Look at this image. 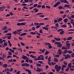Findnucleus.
<instances>
[{
	"instance_id": "31",
	"label": "nucleus",
	"mask_w": 74,
	"mask_h": 74,
	"mask_svg": "<svg viewBox=\"0 0 74 74\" xmlns=\"http://www.w3.org/2000/svg\"><path fill=\"white\" fill-rule=\"evenodd\" d=\"M16 33L17 32L16 31H15L14 32H12L13 34H14L15 35H16Z\"/></svg>"
},
{
	"instance_id": "37",
	"label": "nucleus",
	"mask_w": 74,
	"mask_h": 74,
	"mask_svg": "<svg viewBox=\"0 0 74 74\" xmlns=\"http://www.w3.org/2000/svg\"><path fill=\"white\" fill-rule=\"evenodd\" d=\"M48 47L49 49H51L52 48V46L51 45V44H50V45H49Z\"/></svg>"
},
{
	"instance_id": "9",
	"label": "nucleus",
	"mask_w": 74,
	"mask_h": 74,
	"mask_svg": "<svg viewBox=\"0 0 74 74\" xmlns=\"http://www.w3.org/2000/svg\"><path fill=\"white\" fill-rule=\"evenodd\" d=\"M25 71H27L29 74H32V72L31 71L29 70L26 69L25 70Z\"/></svg>"
},
{
	"instance_id": "18",
	"label": "nucleus",
	"mask_w": 74,
	"mask_h": 74,
	"mask_svg": "<svg viewBox=\"0 0 74 74\" xmlns=\"http://www.w3.org/2000/svg\"><path fill=\"white\" fill-rule=\"evenodd\" d=\"M7 26H5L4 27H2V30H6V29H7Z\"/></svg>"
},
{
	"instance_id": "62",
	"label": "nucleus",
	"mask_w": 74,
	"mask_h": 74,
	"mask_svg": "<svg viewBox=\"0 0 74 74\" xmlns=\"http://www.w3.org/2000/svg\"><path fill=\"white\" fill-rule=\"evenodd\" d=\"M58 65H56L55 66V69H56L58 68Z\"/></svg>"
},
{
	"instance_id": "54",
	"label": "nucleus",
	"mask_w": 74,
	"mask_h": 74,
	"mask_svg": "<svg viewBox=\"0 0 74 74\" xmlns=\"http://www.w3.org/2000/svg\"><path fill=\"white\" fill-rule=\"evenodd\" d=\"M3 39H0V43H3V41L2 40Z\"/></svg>"
},
{
	"instance_id": "42",
	"label": "nucleus",
	"mask_w": 74,
	"mask_h": 74,
	"mask_svg": "<svg viewBox=\"0 0 74 74\" xmlns=\"http://www.w3.org/2000/svg\"><path fill=\"white\" fill-rule=\"evenodd\" d=\"M67 31H72V32H74V29H68L67 30Z\"/></svg>"
},
{
	"instance_id": "58",
	"label": "nucleus",
	"mask_w": 74,
	"mask_h": 74,
	"mask_svg": "<svg viewBox=\"0 0 74 74\" xmlns=\"http://www.w3.org/2000/svg\"><path fill=\"white\" fill-rule=\"evenodd\" d=\"M38 11V9H37L36 8V10L35 11V13H36V12H37Z\"/></svg>"
},
{
	"instance_id": "34",
	"label": "nucleus",
	"mask_w": 74,
	"mask_h": 74,
	"mask_svg": "<svg viewBox=\"0 0 74 74\" xmlns=\"http://www.w3.org/2000/svg\"><path fill=\"white\" fill-rule=\"evenodd\" d=\"M8 55H10V56L11 55H12V53L11 52V51H9L8 52Z\"/></svg>"
},
{
	"instance_id": "19",
	"label": "nucleus",
	"mask_w": 74,
	"mask_h": 74,
	"mask_svg": "<svg viewBox=\"0 0 74 74\" xmlns=\"http://www.w3.org/2000/svg\"><path fill=\"white\" fill-rule=\"evenodd\" d=\"M58 53L59 55H62V50H61L59 49L58 50Z\"/></svg>"
},
{
	"instance_id": "57",
	"label": "nucleus",
	"mask_w": 74,
	"mask_h": 74,
	"mask_svg": "<svg viewBox=\"0 0 74 74\" xmlns=\"http://www.w3.org/2000/svg\"><path fill=\"white\" fill-rule=\"evenodd\" d=\"M26 66V64L23 63L21 64V66H22V67H25Z\"/></svg>"
},
{
	"instance_id": "38",
	"label": "nucleus",
	"mask_w": 74,
	"mask_h": 74,
	"mask_svg": "<svg viewBox=\"0 0 74 74\" xmlns=\"http://www.w3.org/2000/svg\"><path fill=\"white\" fill-rule=\"evenodd\" d=\"M56 71H57V72H58V73H59V71H60V69H59L58 68H57L56 69Z\"/></svg>"
},
{
	"instance_id": "49",
	"label": "nucleus",
	"mask_w": 74,
	"mask_h": 74,
	"mask_svg": "<svg viewBox=\"0 0 74 74\" xmlns=\"http://www.w3.org/2000/svg\"><path fill=\"white\" fill-rule=\"evenodd\" d=\"M35 29H36V28L34 27H33L32 28V30L34 31L35 30Z\"/></svg>"
},
{
	"instance_id": "22",
	"label": "nucleus",
	"mask_w": 74,
	"mask_h": 74,
	"mask_svg": "<svg viewBox=\"0 0 74 74\" xmlns=\"http://www.w3.org/2000/svg\"><path fill=\"white\" fill-rule=\"evenodd\" d=\"M72 37H69L68 38H66V40H71L72 39Z\"/></svg>"
},
{
	"instance_id": "51",
	"label": "nucleus",
	"mask_w": 74,
	"mask_h": 74,
	"mask_svg": "<svg viewBox=\"0 0 74 74\" xmlns=\"http://www.w3.org/2000/svg\"><path fill=\"white\" fill-rule=\"evenodd\" d=\"M11 38V36H9L8 37V40H10Z\"/></svg>"
},
{
	"instance_id": "30",
	"label": "nucleus",
	"mask_w": 74,
	"mask_h": 74,
	"mask_svg": "<svg viewBox=\"0 0 74 74\" xmlns=\"http://www.w3.org/2000/svg\"><path fill=\"white\" fill-rule=\"evenodd\" d=\"M9 50L10 51H11V52H12V53H14V50H13L11 49H9Z\"/></svg>"
},
{
	"instance_id": "45",
	"label": "nucleus",
	"mask_w": 74,
	"mask_h": 74,
	"mask_svg": "<svg viewBox=\"0 0 74 74\" xmlns=\"http://www.w3.org/2000/svg\"><path fill=\"white\" fill-rule=\"evenodd\" d=\"M22 30V29H18L17 30H16L17 32H21Z\"/></svg>"
},
{
	"instance_id": "32",
	"label": "nucleus",
	"mask_w": 74,
	"mask_h": 74,
	"mask_svg": "<svg viewBox=\"0 0 74 74\" xmlns=\"http://www.w3.org/2000/svg\"><path fill=\"white\" fill-rule=\"evenodd\" d=\"M36 66L38 67H40V66H41V64L37 63Z\"/></svg>"
},
{
	"instance_id": "7",
	"label": "nucleus",
	"mask_w": 74,
	"mask_h": 74,
	"mask_svg": "<svg viewBox=\"0 0 74 74\" xmlns=\"http://www.w3.org/2000/svg\"><path fill=\"white\" fill-rule=\"evenodd\" d=\"M56 19H57L58 21V22L59 23V22L60 21H62V20H63V18H59V19L58 18H57Z\"/></svg>"
},
{
	"instance_id": "17",
	"label": "nucleus",
	"mask_w": 74,
	"mask_h": 74,
	"mask_svg": "<svg viewBox=\"0 0 74 74\" xmlns=\"http://www.w3.org/2000/svg\"><path fill=\"white\" fill-rule=\"evenodd\" d=\"M45 45H49L51 44L49 43L48 42H45Z\"/></svg>"
},
{
	"instance_id": "35",
	"label": "nucleus",
	"mask_w": 74,
	"mask_h": 74,
	"mask_svg": "<svg viewBox=\"0 0 74 74\" xmlns=\"http://www.w3.org/2000/svg\"><path fill=\"white\" fill-rule=\"evenodd\" d=\"M62 49H64V50H65V49H67V48L66 47H62Z\"/></svg>"
},
{
	"instance_id": "21",
	"label": "nucleus",
	"mask_w": 74,
	"mask_h": 74,
	"mask_svg": "<svg viewBox=\"0 0 74 74\" xmlns=\"http://www.w3.org/2000/svg\"><path fill=\"white\" fill-rule=\"evenodd\" d=\"M37 70H38V71L39 72H40L42 71V69H39V68H37Z\"/></svg>"
},
{
	"instance_id": "8",
	"label": "nucleus",
	"mask_w": 74,
	"mask_h": 74,
	"mask_svg": "<svg viewBox=\"0 0 74 74\" xmlns=\"http://www.w3.org/2000/svg\"><path fill=\"white\" fill-rule=\"evenodd\" d=\"M64 7L66 8V7H67L69 8H71V7H70V6L69 5L65 4L64 6Z\"/></svg>"
},
{
	"instance_id": "6",
	"label": "nucleus",
	"mask_w": 74,
	"mask_h": 74,
	"mask_svg": "<svg viewBox=\"0 0 74 74\" xmlns=\"http://www.w3.org/2000/svg\"><path fill=\"white\" fill-rule=\"evenodd\" d=\"M5 8V6H1L0 7V11H3L4 10V8Z\"/></svg>"
},
{
	"instance_id": "43",
	"label": "nucleus",
	"mask_w": 74,
	"mask_h": 74,
	"mask_svg": "<svg viewBox=\"0 0 74 74\" xmlns=\"http://www.w3.org/2000/svg\"><path fill=\"white\" fill-rule=\"evenodd\" d=\"M21 5L22 6H26V5H27V4H25V3H23V4H22Z\"/></svg>"
},
{
	"instance_id": "55",
	"label": "nucleus",
	"mask_w": 74,
	"mask_h": 74,
	"mask_svg": "<svg viewBox=\"0 0 74 74\" xmlns=\"http://www.w3.org/2000/svg\"><path fill=\"white\" fill-rule=\"evenodd\" d=\"M3 58H5L6 57V55L4 54H3Z\"/></svg>"
},
{
	"instance_id": "24",
	"label": "nucleus",
	"mask_w": 74,
	"mask_h": 74,
	"mask_svg": "<svg viewBox=\"0 0 74 74\" xmlns=\"http://www.w3.org/2000/svg\"><path fill=\"white\" fill-rule=\"evenodd\" d=\"M63 21L65 23H67V21H68V19L65 18L63 20Z\"/></svg>"
},
{
	"instance_id": "10",
	"label": "nucleus",
	"mask_w": 74,
	"mask_h": 74,
	"mask_svg": "<svg viewBox=\"0 0 74 74\" xmlns=\"http://www.w3.org/2000/svg\"><path fill=\"white\" fill-rule=\"evenodd\" d=\"M27 34V33H23L20 35V36H26V34Z\"/></svg>"
},
{
	"instance_id": "46",
	"label": "nucleus",
	"mask_w": 74,
	"mask_h": 74,
	"mask_svg": "<svg viewBox=\"0 0 74 74\" xmlns=\"http://www.w3.org/2000/svg\"><path fill=\"white\" fill-rule=\"evenodd\" d=\"M34 25H36V26H37V25H40V24L38 23H35Z\"/></svg>"
},
{
	"instance_id": "2",
	"label": "nucleus",
	"mask_w": 74,
	"mask_h": 74,
	"mask_svg": "<svg viewBox=\"0 0 74 74\" xmlns=\"http://www.w3.org/2000/svg\"><path fill=\"white\" fill-rule=\"evenodd\" d=\"M63 56H65V59H68L69 58H71L70 56V55L69 54H64Z\"/></svg>"
},
{
	"instance_id": "26",
	"label": "nucleus",
	"mask_w": 74,
	"mask_h": 74,
	"mask_svg": "<svg viewBox=\"0 0 74 74\" xmlns=\"http://www.w3.org/2000/svg\"><path fill=\"white\" fill-rule=\"evenodd\" d=\"M8 43H9V45H10V47H11L12 46V44L11 43V42L10 41L8 40Z\"/></svg>"
},
{
	"instance_id": "25",
	"label": "nucleus",
	"mask_w": 74,
	"mask_h": 74,
	"mask_svg": "<svg viewBox=\"0 0 74 74\" xmlns=\"http://www.w3.org/2000/svg\"><path fill=\"white\" fill-rule=\"evenodd\" d=\"M61 27H67V25H62L61 26Z\"/></svg>"
},
{
	"instance_id": "5",
	"label": "nucleus",
	"mask_w": 74,
	"mask_h": 74,
	"mask_svg": "<svg viewBox=\"0 0 74 74\" xmlns=\"http://www.w3.org/2000/svg\"><path fill=\"white\" fill-rule=\"evenodd\" d=\"M17 26H21H21H25V24L23 22L17 23Z\"/></svg>"
},
{
	"instance_id": "3",
	"label": "nucleus",
	"mask_w": 74,
	"mask_h": 74,
	"mask_svg": "<svg viewBox=\"0 0 74 74\" xmlns=\"http://www.w3.org/2000/svg\"><path fill=\"white\" fill-rule=\"evenodd\" d=\"M49 26V25H47L46 26L44 27H42V28L43 29L48 31V28L47 27H48V26Z\"/></svg>"
},
{
	"instance_id": "41",
	"label": "nucleus",
	"mask_w": 74,
	"mask_h": 74,
	"mask_svg": "<svg viewBox=\"0 0 74 74\" xmlns=\"http://www.w3.org/2000/svg\"><path fill=\"white\" fill-rule=\"evenodd\" d=\"M62 30H63V29H60L57 30L58 32H60V31H62Z\"/></svg>"
},
{
	"instance_id": "40",
	"label": "nucleus",
	"mask_w": 74,
	"mask_h": 74,
	"mask_svg": "<svg viewBox=\"0 0 74 74\" xmlns=\"http://www.w3.org/2000/svg\"><path fill=\"white\" fill-rule=\"evenodd\" d=\"M44 25V23H39V25L41 26H42V25Z\"/></svg>"
},
{
	"instance_id": "4",
	"label": "nucleus",
	"mask_w": 74,
	"mask_h": 74,
	"mask_svg": "<svg viewBox=\"0 0 74 74\" xmlns=\"http://www.w3.org/2000/svg\"><path fill=\"white\" fill-rule=\"evenodd\" d=\"M60 4V1L56 3L54 5L53 7H57V6H58V5H59Z\"/></svg>"
},
{
	"instance_id": "11",
	"label": "nucleus",
	"mask_w": 74,
	"mask_h": 74,
	"mask_svg": "<svg viewBox=\"0 0 74 74\" xmlns=\"http://www.w3.org/2000/svg\"><path fill=\"white\" fill-rule=\"evenodd\" d=\"M22 58L23 59H25H25L27 58V56L24 55H23Z\"/></svg>"
},
{
	"instance_id": "56",
	"label": "nucleus",
	"mask_w": 74,
	"mask_h": 74,
	"mask_svg": "<svg viewBox=\"0 0 74 74\" xmlns=\"http://www.w3.org/2000/svg\"><path fill=\"white\" fill-rule=\"evenodd\" d=\"M63 64H65V65H67V63L65 61L63 62Z\"/></svg>"
},
{
	"instance_id": "60",
	"label": "nucleus",
	"mask_w": 74,
	"mask_h": 74,
	"mask_svg": "<svg viewBox=\"0 0 74 74\" xmlns=\"http://www.w3.org/2000/svg\"><path fill=\"white\" fill-rule=\"evenodd\" d=\"M42 14H43V13H37L36 14V15H41Z\"/></svg>"
},
{
	"instance_id": "64",
	"label": "nucleus",
	"mask_w": 74,
	"mask_h": 74,
	"mask_svg": "<svg viewBox=\"0 0 74 74\" xmlns=\"http://www.w3.org/2000/svg\"><path fill=\"white\" fill-rule=\"evenodd\" d=\"M21 72L19 71H18L16 73L17 74H20Z\"/></svg>"
},
{
	"instance_id": "14",
	"label": "nucleus",
	"mask_w": 74,
	"mask_h": 74,
	"mask_svg": "<svg viewBox=\"0 0 74 74\" xmlns=\"http://www.w3.org/2000/svg\"><path fill=\"white\" fill-rule=\"evenodd\" d=\"M54 39L56 41H60V40H61V39H60V38H54Z\"/></svg>"
},
{
	"instance_id": "52",
	"label": "nucleus",
	"mask_w": 74,
	"mask_h": 74,
	"mask_svg": "<svg viewBox=\"0 0 74 74\" xmlns=\"http://www.w3.org/2000/svg\"><path fill=\"white\" fill-rule=\"evenodd\" d=\"M62 68H64V67H66V65L64 64H63L62 65Z\"/></svg>"
},
{
	"instance_id": "47",
	"label": "nucleus",
	"mask_w": 74,
	"mask_h": 74,
	"mask_svg": "<svg viewBox=\"0 0 74 74\" xmlns=\"http://www.w3.org/2000/svg\"><path fill=\"white\" fill-rule=\"evenodd\" d=\"M37 5H38V4H35L34 5L33 7H36L37 6Z\"/></svg>"
},
{
	"instance_id": "33",
	"label": "nucleus",
	"mask_w": 74,
	"mask_h": 74,
	"mask_svg": "<svg viewBox=\"0 0 74 74\" xmlns=\"http://www.w3.org/2000/svg\"><path fill=\"white\" fill-rule=\"evenodd\" d=\"M51 57H49L48 59L49 62H51Z\"/></svg>"
},
{
	"instance_id": "48",
	"label": "nucleus",
	"mask_w": 74,
	"mask_h": 74,
	"mask_svg": "<svg viewBox=\"0 0 74 74\" xmlns=\"http://www.w3.org/2000/svg\"><path fill=\"white\" fill-rule=\"evenodd\" d=\"M71 56L72 58H74V53H72L71 54Z\"/></svg>"
},
{
	"instance_id": "36",
	"label": "nucleus",
	"mask_w": 74,
	"mask_h": 74,
	"mask_svg": "<svg viewBox=\"0 0 74 74\" xmlns=\"http://www.w3.org/2000/svg\"><path fill=\"white\" fill-rule=\"evenodd\" d=\"M58 9H60V10H61V9H62V8H63L62 7V6H60L58 7Z\"/></svg>"
},
{
	"instance_id": "44",
	"label": "nucleus",
	"mask_w": 74,
	"mask_h": 74,
	"mask_svg": "<svg viewBox=\"0 0 74 74\" xmlns=\"http://www.w3.org/2000/svg\"><path fill=\"white\" fill-rule=\"evenodd\" d=\"M25 64L26 67H28V66H30V64H29L28 63H25Z\"/></svg>"
},
{
	"instance_id": "28",
	"label": "nucleus",
	"mask_w": 74,
	"mask_h": 74,
	"mask_svg": "<svg viewBox=\"0 0 74 74\" xmlns=\"http://www.w3.org/2000/svg\"><path fill=\"white\" fill-rule=\"evenodd\" d=\"M62 3H68V1L66 0H63Z\"/></svg>"
},
{
	"instance_id": "59",
	"label": "nucleus",
	"mask_w": 74,
	"mask_h": 74,
	"mask_svg": "<svg viewBox=\"0 0 74 74\" xmlns=\"http://www.w3.org/2000/svg\"><path fill=\"white\" fill-rule=\"evenodd\" d=\"M68 53H73V51H68Z\"/></svg>"
},
{
	"instance_id": "23",
	"label": "nucleus",
	"mask_w": 74,
	"mask_h": 74,
	"mask_svg": "<svg viewBox=\"0 0 74 74\" xmlns=\"http://www.w3.org/2000/svg\"><path fill=\"white\" fill-rule=\"evenodd\" d=\"M66 45L67 46L68 49H69V47H70V45H70V43H67L66 44Z\"/></svg>"
},
{
	"instance_id": "39",
	"label": "nucleus",
	"mask_w": 74,
	"mask_h": 74,
	"mask_svg": "<svg viewBox=\"0 0 74 74\" xmlns=\"http://www.w3.org/2000/svg\"><path fill=\"white\" fill-rule=\"evenodd\" d=\"M66 17L69 18V19H71V18L70 16L69 15H67L66 16Z\"/></svg>"
},
{
	"instance_id": "50",
	"label": "nucleus",
	"mask_w": 74,
	"mask_h": 74,
	"mask_svg": "<svg viewBox=\"0 0 74 74\" xmlns=\"http://www.w3.org/2000/svg\"><path fill=\"white\" fill-rule=\"evenodd\" d=\"M31 34H32V35H34V34H36V33L33 32H31Z\"/></svg>"
},
{
	"instance_id": "16",
	"label": "nucleus",
	"mask_w": 74,
	"mask_h": 74,
	"mask_svg": "<svg viewBox=\"0 0 74 74\" xmlns=\"http://www.w3.org/2000/svg\"><path fill=\"white\" fill-rule=\"evenodd\" d=\"M3 67L4 68H7V64H3Z\"/></svg>"
},
{
	"instance_id": "63",
	"label": "nucleus",
	"mask_w": 74,
	"mask_h": 74,
	"mask_svg": "<svg viewBox=\"0 0 74 74\" xmlns=\"http://www.w3.org/2000/svg\"><path fill=\"white\" fill-rule=\"evenodd\" d=\"M4 45L5 46H7V43L5 42L4 44Z\"/></svg>"
},
{
	"instance_id": "12",
	"label": "nucleus",
	"mask_w": 74,
	"mask_h": 74,
	"mask_svg": "<svg viewBox=\"0 0 74 74\" xmlns=\"http://www.w3.org/2000/svg\"><path fill=\"white\" fill-rule=\"evenodd\" d=\"M64 31L62 30L60 32V35H62L64 34Z\"/></svg>"
},
{
	"instance_id": "27",
	"label": "nucleus",
	"mask_w": 74,
	"mask_h": 74,
	"mask_svg": "<svg viewBox=\"0 0 74 74\" xmlns=\"http://www.w3.org/2000/svg\"><path fill=\"white\" fill-rule=\"evenodd\" d=\"M54 62H58L59 61H58V60L57 58H54Z\"/></svg>"
},
{
	"instance_id": "61",
	"label": "nucleus",
	"mask_w": 74,
	"mask_h": 74,
	"mask_svg": "<svg viewBox=\"0 0 74 74\" xmlns=\"http://www.w3.org/2000/svg\"><path fill=\"white\" fill-rule=\"evenodd\" d=\"M48 63L49 65H50V66H52V63H51V62H48Z\"/></svg>"
},
{
	"instance_id": "53",
	"label": "nucleus",
	"mask_w": 74,
	"mask_h": 74,
	"mask_svg": "<svg viewBox=\"0 0 74 74\" xmlns=\"http://www.w3.org/2000/svg\"><path fill=\"white\" fill-rule=\"evenodd\" d=\"M55 25L57 27H59V23H57Z\"/></svg>"
},
{
	"instance_id": "15",
	"label": "nucleus",
	"mask_w": 74,
	"mask_h": 74,
	"mask_svg": "<svg viewBox=\"0 0 74 74\" xmlns=\"http://www.w3.org/2000/svg\"><path fill=\"white\" fill-rule=\"evenodd\" d=\"M25 21V19H20L18 20V22H24Z\"/></svg>"
},
{
	"instance_id": "20",
	"label": "nucleus",
	"mask_w": 74,
	"mask_h": 74,
	"mask_svg": "<svg viewBox=\"0 0 74 74\" xmlns=\"http://www.w3.org/2000/svg\"><path fill=\"white\" fill-rule=\"evenodd\" d=\"M30 57H31L32 58H33L34 59H36V56H34L32 55H30Z\"/></svg>"
},
{
	"instance_id": "1",
	"label": "nucleus",
	"mask_w": 74,
	"mask_h": 74,
	"mask_svg": "<svg viewBox=\"0 0 74 74\" xmlns=\"http://www.w3.org/2000/svg\"><path fill=\"white\" fill-rule=\"evenodd\" d=\"M55 44H57L58 47L60 48H61V47H62V44H61V42H55Z\"/></svg>"
},
{
	"instance_id": "29",
	"label": "nucleus",
	"mask_w": 74,
	"mask_h": 74,
	"mask_svg": "<svg viewBox=\"0 0 74 74\" xmlns=\"http://www.w3.org/2000/svg\"><path fill=\"white\" fill-rule=\"evenodd\" d=\"M49 51H46L45 53V55H48V54H49Z\"/></svg>"
},
{
	"instance_id": "13",
	"label": "nucleus",
	"mask_w": 74,
	"mask_h": 74,
	"mask_svg": "<svg viewBox=\"0 0 74 74\" xmlns=\"http://www.w3.org/2000/svg\"><path fill=\"white\" fill-rule=\"evenodd\" d=\"M72 64L71 63H69L68 64V67L69 68H71V65Z\"/></svg>"
}]
</instances>
